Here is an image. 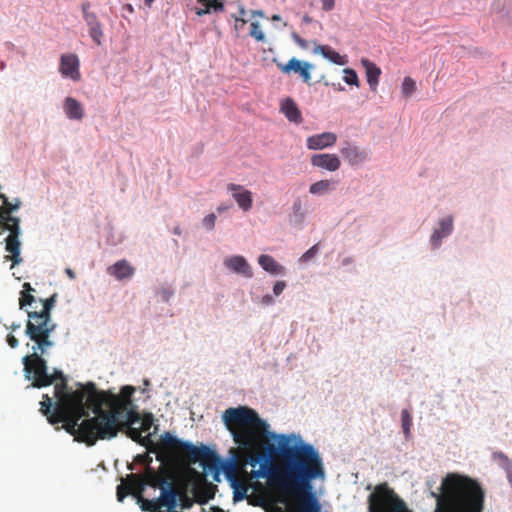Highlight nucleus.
Masks as SVG:
<instances>
[{"label":"nucleus","mask_w":512,"mask_h":512,"mask_svg":"<svg viewBox=\"0 0 512 512\" xmlns=\"http://www.w3.org/2000/svg\"><path fill=\"white\" fill-rule=\"evenodd\" d=\"M222 419L234 442L249 455V463L263 461L253 477H267L281 503L294 498L296 512L320 511L311 483L323 479L325 469L314 446L302 441L291 445L290 436L270 432L269 424L247 406L226 409Z\"/></svg>","instance_id":"f257e3e1"},{"label":"nucleus","mask_w":512,"mask_h":512,"mask_svg":"<svg viewBox=\"0 0 512 512\" xmlns=\"http://www.w3.org/2000/svg\"><path fill=\"white\" fill-rule=\"evenodd\" d=\"M436 500L435 512H483L485 492L480 484L467 476L448 474L440 493L431 492Z\"/></svg>","instance_id":"f03ea898"},{"label":"nucleus","mask_w":512,"mask_h":512,"mask_svg":"<svg viewBox=\"0 0 512 512\" xmlns=\"http://www.w3.org/2000/svg\"><path fill=\"white\" fill-rule=\"evenodd\" d=\"M40 411L47 417L50 424L63 423V428L69 434L73 435L77 441L84 442L88 446H93L98 440H110L113 437H103L102 427L100 421H95V417L84 419L80 424L79 421L83 417H76L74 415L62 416L59 411H52L53 402L47 395H43V400L40 402Z\"/></svg>","instance_id":"7ed1b4c3"},{"label":"nucleus","mask_w":512,"mask_h":512,"mask_svg":"<svg viewBox=\"0 0 512 512\" xmlns=\"http://www.w3.org/2000/svg\"><path fill=\"white\" fill-rule=\"evenodd\" d=\"M135 392L132 386H124L120 394H111L108 397V411L95 417V421H100L103 424L102 436L113 437L118 435L119 424L117 422L118 416H123L130 409H135L132 404L131 397Z\"/></svg>","instance_id":"20e7f679"},{"label":"nucleus","mask_w":512,"mask_h":512,"mask_svg":"<svg viewBox=\"0 0 512 512\" xmlns=\"http://www.w3.org/2000/svg\"><path fill=\"white\" fill-rule=\"evenodd\" d=\"M57 294L41 300L40 311H27L28 320L25 334L30 340H36L39 345H49V338L56 328L51 319V310L56 303Z\"/></svg>","instance_id":"39448f33"},{"label":"nucleus","mask_w":512,"mask_h":512,"mask_svg":"<svg viewBox=\"0 0 512 512\" xmlns=\"http://www.w3.org/2000/svg\"><path fill=\"white\" fill-rule=\"evenodd\" d=\"M34 345L32 346L33 353L26 355L22 358L24 365L25 377L27 379L33 378V386L37 388L46 387L54 382V377L50 376L47 372V363L42 354L47 349L52 347L54 343L49 339V345H39V342L32 340Z\"/></svg>","instance_id":"423d86ee"},{"label":"nucleus","mask_w":512,"mask_h":512,"mask_svg":"<svg viewBox=\"0 0 512 512\" xmlns=\"http://www.w3.org/2000/svg\"><path fill=\"white\" fill-rule=\"evenodd\" d=\"M67 383H59L54 387V395L57 402L53 411L61 412L62 416L75 415L76 417H84L87 415L84 400L86 397L85 387L76 391L67 392Z\"/></svg>","instance_id":"0eeeda50"},{"label":"nucleus","mask_w":512,"mask_h":512,"mask_svg":"<svg viewBox=\"0 0 512 512\" xmlns=\"http://www.w3.org/2000/svg\"><path fill=\"white\" fill-rule=\"evenodd\" d=\"M67 383H59L54 387V395L57 402L53 411L61 412L62 416L75 415L76 417H84L87 415L84 400L86 397L85 387L76 391L67 392Z\"/></svg>","instance_id":"6e6552de"},{"label":"nucleus","mask_w":512,"mask_h":512,"mask_svg":"<svg viewBox=\"0 0 512 512\" xmlns=\"http://www.w3.org/2000/svg\"><path fill=\"white\" fill-rule=\"evenodd\" d=\"M369 512H406L405 502L388 487L387 483L379 484L368 497Z\"/></svg>","instance_id":"1a4fd4ad"},{"label":"nucleus","mask_w":512,"mask_h":512,"mask_svg":"<svg viewBox=\"0 0 512 512\" xmlns=\"http://www.w3.org/2000/svg\"><path fill=\"white\" fill-rule=\"evenodd\" d=\"M141 476L145 487L150 486L152 488L159 489L169 484L170 481L175 480V474L172 467L163 462L157 471L147 464L144 473Z\"/></svg>","instance_id":"9d476101"},{"label":"nucleus","mask_w":512,"mask_h":512,"mask_svg":"<svg viewBox=\"0 0 512 512\" xmlns=\"http://www.w3.org/2000/svg\"><path fill=\"white\" fill-rule=\"evenodd\" d=\"M145 485L140 474H129L122 483L117 486V500L123 502L127 495L131 494L136 500L143 495Z\"/></svg>","instance_id":"9b49d317"},{"label":"nucleus","mask_w":512,"mask_h":512,"mask_svg":"<svg viewBox=\"0 0 512 512\" xmlns=\"http://www.w3.org/2000/svg\"><path fill=\"white\" fill-rule=\"evenodd\" d=\"M86 397L84 400L85 409H90L95 414L94 417H98L100 414L107 412L103 409V405L108 406V397L104 392H99L93 383H89L85 386Z\"/></svg>","instance_id":"f8f14e48"},{"label":"nucleus","mask_w":512,"mask_h":512,"mask_svg":"<svg viewBox=\"0 0 512 512\" xmlns=\"http://www.w3.org/2000/svg\"><path fill=\"white\" fill-rule=\"evenodd\" d=\"M139 421V412L135 409H130L125 415L117 417V422L119 424L118 433L125 432L133 441H140L142 432L140 429L133 427V425Z\"/></svg>","instance_id":"ddd939ff"},{"label":"nucleus","mask_w":512,"mask_h":512,"mask_svg":"<svg viewBox=\"0 0 512 512\" xmlns=\"http://www.w3.org/2000/svg\"><path fill=\"white\" fill-rule=\"evenodd\" d=\"M277 67L284 74H289L291 72L299 74L304 83L309 84L311 81L310 71L313 68V65L308 62L291 58L286 64L278 63Z\"/></svg>","instance_id":"4468645a"},{"label":"nucleus","mask_w":512,"mask_h":512,"mask_svg":"<svg viewBox=\"0 0 512 512\" xmlns=\"http://www.w3.org/2000/svg\"><path fill=\"white\" fill-rule=\"evenodd\" d=\"M79 66L80 62L77 55L72 53L61 55L59 72L63 77L69 78L73 81H79L81 78Z\"/></svg>","instance_id":"2eb2a0df"},{"label":"nucleus","mask_w":512,"mask_h":512,"mask_svg":"<svg viewBox=\"0 0 512 512\" xmlns=\"http://www.w3.org/2000/svg\"><path fill=\"white\" fill-rule=\"evenodd\" d=\"M160 491V496L157 498L158 506L165 507L168 511L174 510L181 495V491L175 486V480L170 481Z\"/></svg>","instance_id":"dca6fc26"},{"label":"nucleus","mask_w":512,"mask_h":512,"mask_svg":"<svg viewBox=\"0 0 512 512\" xmlns=\"http://www.w3.org/2000/svg\"><path fill=\"white\" fill-rule=\"evenodd\" d=\"M228 191L232 193L233 199L243 211H249L252 208L253 198L252 192L245 189L242 185L229 183Z\"/></svg>","instance_id":"f3484780"},{"label":"nucleus","mask_w":512,"mask_h":512,"mask_svg":"<svg viewBox=\"0 0 512 512\" xmlns=\"http://www.w3.org/2000/svg\"><path fill=\"white\" fill-rule=\"evenodd\" d=\"M337 141V135L333 132H323L307 138V148L310 150H322L333 146Z\"/></svg>","instance_id":"a211bd4d"},{"label":"nucleus","mask_w":512,"mask_h":512,"mask_svg":"<svg viewBox=\"0 0 512 512\" xmlns=\"http://www.w3.org/2000/svg\"><path fill=\"white\" fill-rule=\"evenodd\" d=\"M224 265L227 269L244 277L251 278L253 276L252 269L243 256L235 255L227 257L224 260Z\"/></svg>","instance_id":"6ab92c4d"},{"label":"nucleus","mask_w":512,"mask_h":512,"mask_svg":"<svg viewBox=\"0 0 512 512\" xmlns=\"http://www.w3.org/2000/svg\"><path fill=\"white\" fill-rule=\"evenodd\" d=\"M311 164L331 172L337 171L341 166V161L336 154H316L311 157Z\"/></svg>","instance_id":"aec40b11"},{"label":"nucleus","mask_w":512,"mask_h":512,"mask_svg":"<svg viewBox=\"0 0 512 512\" xmlns=\"http://www.w3.org/2000/svg\"><path fill=\"white\" fill-rule=\"evenodd\" d=\"M439 227L436 228L431 235V243L437 248L442 239L451 234L453 230V218L451 216H447L441 219L438 223Z\"/></svg>","instance_id":"412c9836"},{"label":"nucleus","mask_w":512,"mask_h":512,"mask_svg":"<svg viewBox=\"0 0 512 512\" xmlns=\"http://www.w3.org/2000/svg\"><path fill=\"white\" fill-rule=\"evenodd\" d=\"M280 111L290 122L295 124H301L303 122L302 113L292 98L288 97L281 102Z\"/></svg>","instance_id":"4be33fe9"},{"label":"nucleus","mask_w":512,"mask_h":512,"mask_svg":"<svg viewBox=\"0 0 512 512\" xmlns=\"http://www.w3.org/2000/svg\"><path fill=\"white\" fill-rule=\"evenodd\" d=\"M108 274L117 280L129 279L133 276L135 269L126 260H119L107 269Z\"/></svg>","instance_id":"5701e85b"},{"label":"nucleus","mask_w":512,"mask_h":512,"mask_svg":"<svg viewBox=\"0 0 512 512\" xmlns=\"http://www.w3.org/2000/svg\"><path fill=\"white\" fill-rule=\"evenodd\" d=\"M340 152L344 159L351 165H358L366 159V153L350 143H346V145L341 148Z\"/></svg>","instance_id":"b1692460"},{"label":"nucleus","mask_w":512,"mask_h":512,"mask_svg":"<svg viewBox=\"0 0 512 512\" xmlns=\"http://www.w3.org/2000/svg\"><path fill=\"white\" fill-rule=\"evenodd\" d=\"M63 108L69 119L81 120L84 117V109L81 103L73 97H67L64 100Z\"/></svg>","instance_id":"393cba45"},{"label":"nucleus","mask_w":512,"mask_h":512,"mask_svg":"<svg viewBox=\"0 0 512 512\" xmlns=\"http://www.w3.org/2000/svg\"><path fill=\"white\" fill-rule=\"evenodd\" d=\"M361 63L366 71L367 82L372 90H375L381 75V69L368 59H362Z\"/></svg>","instance_id":"a878e982"},{"label":"nucleus","mask_w":512,"mask_h":512,"mask_svg":"<svg viewBox=\"0 0 512 512\" xmlns=\"http://www.w3.org/2000/svg\"><path fill=\"white\" fill-rule=\"evenodd\" d=\"M258 263L265 271L273 275L282 274L284 271V267L278 264L275 259L269 255H260Z\"/></svg>","instance_id":"bb28decb"},{"label":"nucleus","mask_w":512,"mask_h":512,"mask_svg":"<svg viewBox=\"0 0 512 512\" xmlns=\"http://www.w3.org/2000/svg\"><path fill=\"white\" fill-rule=\"evenodd\" d=\"M315 53L321 54L324 58L330 60L331 62L338 64V65H344L346 61L344 60V57L341 56L338 52L333 50L328 45H318L314 49Z\"/></svg>","instance_id":"cd10ccee"},{"label":"nucleus","mask_w":512,"mask_h":512,"mask_svg":"<svg viewBox=\"0 0 512 512\" xmlns=\"http://www.w3.org/2000/svg\"><path fill=\"white\" fill-rule=\"evenodd\" d=\"M220 461L217 453L207 446H201L199 462L203 467H215Z\"/></svg>","instance_id":"c85d7f7f"},{"label":"nucleus","mask_w":512,"mask_h":512,"mask_svg":"<svg viewBox=\"0 0 512 512\" xmlns=\"http://www.w3.org/2000/svg\"><path fill=\"white\" fill-rule=\"evenodd\" d=\"M193 494L196 502L199 504H204L214 497L212 487L209 486L195 487L193 489Z\"/></svg>","instance_id":"c756f323"},{"label":"nucleus","mask_w":512,"mask_h":512,"mask_svg":"<svg viewBox=\"0 0 512 512\" xmlns=\"http://www.w3.org/2000/svg\"><path fill=\"white\" fill-rule=\"evenodd\" d=\"M201 447H196L192 443L185 442L180 453L188 457L190 462L197 463L200 458Z\"/></svg>","instance_id":"7c9ffc66"},{"label":"nucleus","mask_w":512,"mask_h":512,"mask_svg":"<svg viewBox=\"0 0 512 512\" xmlns=\"http://www.w3.org/2000/svg\"><path fill=\"white\" fill-rule=\"evenodd\" d=\"M332 182L329 180H320L310 185L309 192L313 195H323L332 190Z\"/></svg>","instance_id":"2f4dec72"},{"label":"nucleus","mask_w":512,"mask_h":512,"mask_svg":"<svg viewBox=\"0 0 512 512\" xmlns=\"http://www.w3.org/2000/svg\"><path fill=\"white\" fill-rule=\"evenodd\" d=\"M231 486L234 489V500L239 501L246 497L248 486L242 482L236 479L235 477L231 478Z\"/></svg>","instance_id":"473e14b6"},{"label":"nucleus","mask_w":512,"mask_h":512,"mask_svg":"<svg viewBox=\"0 0 512 512\" xmlns=\"http://www.w3.org/2000/svg\"><path fill=\"white\" fill-rule=\"evenodd\" d=\"M137 503L140 506V509L144 512H157L160 509L158 506V500L156 499H146L144 496H139L137 499Z\"/></svg>","instance_id":"72a5a7b5"},{"label":"nucleus","mask_w":512,"mask_h":512,"mask_svg":"<svg viewBox=\"0 0 512 512\" xmlns=\"http://www.w3.org/2000/svg\"><path fill=\"white\" fill-rule=\"evenodd\" d=\"M81 8H82V13H83V18L89 27L99 24L97 15L94 12L90 11V8H91L90 2H84L82 4Z\"/></svg>","instance_id":"f704fd0d"},{"label":"nucleus","mask_w":512,"mask_h":512,"mask_svg":"<svg viewBox=\"0 0 512 512\" xmlns=\"http://www.w3.org/2000/svg\"><path fill=\"white\" fill-rule=\"evenodd\" d=\"M199 2L205 7L203 10L198 11V15H203L213 11H220L224 8L223 3L220 0H199Z\"/></svg>","instance_id":"c9c22d12"},{"label":"nucleus","mask_w":512,"mask_h":512,"mask_svg":"<svg viewBox=\"0 0 512 512\" xmlns=\"http://www.w3.org/2000/svg\"><path fill=\"white\" fill-rule=\"evenodd\" d=\"M162 443L164 446L180 452L185 442H182L181 440L171 435L170 433H165L164 436L162 437Z\"/></svg>","instance_id":"e433bc0d"},{"label":"nucleus","mask_w":512,"mask_h":512,"mask_svg":"<svg viewBox=\"0 0 512 512\" xmlns=\"http://www.w3.org/2000/svg\"><path fill=\"white\" fill-rule=\"evenodd\" d=\"M249 35L253 37L256 41L262 42L265 40V34L261 30V26L259 22L255 21L250 24V32Z\"/></svg>","instance_id":"4c0bfd02"},{"label":"nucleus","mask_w":512,"mask_h":512,"mask_svg":"<svg viewBox=\"0 0 512 512\" xmlns=\"http://www.w3.org/2000/svg\"><path fill=\"white\" fill-rule=\"evenodd\" d=\"M402 94L409 97L416 90V83L411 77H405L402 83Z\"/></svg>","instance_id":"58836bf2"},{"label":"nucleus","mask_w":512,"mask_h":512,"mask_svg":"<svg viewBox=\"0 0 512 512\" xmlns=\"http://www.w3.org/2000/svg\"><path fill=\"white\" fill-rule=\"evenodd\" d=\"M344 81L348 84V85H355V86H359V80H358V75L357 73L355 72V70L351 69V68H346L344 69Z\"/></svg>","instance_id":"ea45409f"},{"label":"nucleus","mask_w":512,"mask_h":512,"mask_svg":"<svg viewBox=\"0 0 512 512\" xmlns=\"http://www.w3.org/2000/svg\"><path fill=\"white\" fill-rule=\"evenodd\" d=\"M401 421H402L403 431L406 435H408L410 432L411 425H412V417H411L410 413L408 412V410L404 409L401 412Z\"/></svg>","instance_id":"a19ab883"},{"label":"nucleus","mask_w":512,"mask_h":512,"mask_svg":"<svg viewBox=\"0 0 512 512\" xmlns=\"http://www.w3.org/2000/svg\"><path fill=\"white\" fill-rule=\"evenodd\" d=\"M140 430L141 432H148L153 424L152 414H145L143 417L140 416Z\"/></svg>","instance_id":"79ce46f5"},{"label":"nucleus","mask_w":512,"mask_h":512,"mask_svg":"<svg viewBox=\"0 0 512 512\" xmlns=\"http://www.w3.org/2000/svg\"><path fill=\"white\" fill-rule=\"evenodd\" d=\"M33 302H35V297L31 293L21 291V297L19 298L20 309L32 305Z\"/></svg>","instance_id":"37998d69"},{"label":"nucleus","mask_w":512,"mask_h":512,"mask_svg":"<svg viewBox=\"0 0 512 512\" xmlns=\"http://www.w3.org/2000/svg\"><path fill=\"white\" fill-rule=\"evenodd\" d=\"M90 37L95 41L97 44H101V38L103 36V31L101 29V25L96 24L95 26H91L89 29Z\"/></svg>","instance_id":"c03bdc74"},{"label":"nucleus","mask_w":512,"mask_h":512,"mask_svg":"<svg viewBox=\"0 0 512 512\" xmlns=\"http://www.w3.org/2000/svg\"><path fill=\"white\" fill-rule=\"evenodd\" d=\"M216 219V215L214 213H210L204 217L203 224L208 230H212L215 227Z\"/></svg>","instance_id":"a18cd8bd"},{"label":"nucleus","mask_w":512,"mask_h":512,"mask_svg":"<svg viewBox=\"0 0 512 512\" xmlns=\"http://www.w3.org/2000/svg\"><path fill=\"white\" fill-rule=\"evenodd\" d=\"M318 252V244L313 245L310 249H308L300 258L301 261L306 262L313 258Z\"/></svg>","instance_id":"49530a36"},{"label":"nucleus","mask_w":512,"mask_h":512,"mask_svg":"<svg viewBox=\"0 0 512 512\" xmlns=\"http://www.w3.org/2000/svg\"><path fill=\"white\" fill-rule=\"evenodd\" d=\"M179 500L181 501V507L183 509H189L193 504V501L191 500V498L184 491H181Z\"/></svg>","instance_id":"de8ad7c7"},{"label":"nucleus","mask_w":512,"mask_h":512,"mask_svg":"<svg viewBox=\"0 0 512 512\" xmlns=\"http://www.w3.org/2000/svg\"><path fill=\"white\" fill-rule=\"evenodd\" d=\"M286 282L285 281H278L275 283L273 287V292L276 296H279L285 289Z\"/></svg>","instance_id":"09e8293b"},{"label":"nucleus","mask_w":512,"mask_h":512,"mask_svg":"<svg viewBox=\"0 0 512 512\" xmlns=\"http://www.w3.org/2000/svg\"><path fill=\"white\" fill-rule=\"evenodd\" d=\"M321 3L324 11H331L335 7V0H321Z\"/></svg>","instance_id":"8fccbe9b"},{"label":"nucleus","mask_w":512,"mask_h":512,"mask_svg":"<svg viewBox=\"0 0 512 512\" xmlns=\"http://www.w3.org/2000/svg\"><path fill=\"white\" fill-rule=\"evenodd\" d=\"M7 343L11 348H16L19 345L18 339L12 334L7 336Z\"/></svg>","instance_id":"3c124183"},{"label":"nucleus","mask_w":512,"mask_h":512,"mask_svg":"<svg viewBox=\"0 0 512 512\" xmlns=\"http://www.w3.org/2000/svg\"><path fill=\"white\" fill-rule=\"evenodd\" d=\"M50 376H53V377H54V381H55L56 379H60V380H61V383H66V379H65V377H64V375H63V373H62L61 371H59V370H55V371L53 372V374H50Z\"/></svg>","instance_id":"603ef678"},{"label":"nucleus","mask_w":512,"mask_h":512,"mask_svg":"<svg viewBox=\"0 0 512 512\" xmlns=\"http://www.w3.org/2000/svg\"><path fill=\"white\" fill-rule=\"evenodd\" d=\"M246 23H247V20H245L244 18L235 17V29L236 30H239L240 28H242Z\"/></svg>","instance_id":"864d4df0"},{"label":"nucleus","mask_w":512,"mask_h":512,"mask_svg":"<svg viewBox=\"0 0 512 512\" xmlns=\"http://www.w3.org/2000/svg\"><path fill=\"white\" fill-rule=\"evenodd\" d=\"M273 302V297L271 295H265L263 298H262V303L263 304H271Z\"/></svg>","instance_id":"5fc2aeb1"},{"label":"nucleus","mask_w":512,"mask_h":512,"mask_svg":"<svg viewBox=\"0 0 512 512\" xmlns=\"http://www.w3.org/2000/svg\"><path fill=\"white\" fill-rule=\"evenodd\" d=\"M23 288H24L23 291H25L27 293H30V292L34 291V289L31 287L30 283H28V282H25L23 284Z\"/></svg>","instance_id":"6e6d98bb"},{"label":"nucleus","mask_w":512,"mask_h":512,"mask_svg":"<svg viewBox=\"0 0 512 512\" xmlns=\"http://www.w3.org/2000/svg\"><path fill=\"white\" fill-rule=\"evenodd\" d=\"M295 41L302 47L306 46L305 40L301 39L299 36L294 35Z\"/></svg>","instance_id":"4d7b16f0"},{"label":"nucleus","mask_w":512,"mask_h":512,"mask_svg":"<svg viewBox=\"0 0 512 512\" xmlns=\"http://www.w3.org/2000/svg\"><path fill=\"white\" fill-rule=\"evenodd\" d=\"M65 272H66V274L68 275V277L70 279H75L76 275H75L74 271L71 268H67L65 270Z\"/></svg>","instance_id":"13d9d810"},{"label":"nucleus","mask_w":512,"mask_h":512,"mask_svg":"<svg viewBox=\"0 0 512 512\" xmlns=\"http://www.w3.org/2000/svg\"><path fill=\"white\" fill-rule=\"evenodd\" d=\"M156 0H144V4L147 8H151Z\"/></svg>","instance_id":"bf43d9fd"},{"label":"nucleus","mask_w":512,"mask_h":512,"mask_svg":"<svg viewBox=\"0 0 512 512\" xmlns=\"http://www.w3.org/2000/svg\"><path fill=\"white\" fill-rule=\"evenodd\" d=\"M211 510H212V512H229V511H225L222 508L217 507V506L211 507Z\"/></svg>","instance_id":"052dcab7"},{"label":"nucleus","mask_w":512,"mask_h":512,"mask_svg":"<svg viewBox=\"0 0 512 512\" xmlns=\"http://www.w3.org/2000/svg\"><path fill=\"white\" fill-rule=\"evenodd\" d=\"M293 209H294V211H298V210H300V209H301V203H300V201H297V202H295V203H294V205H293Z\"/></svg>","instance_id":"680f3d73"},{"label":"nucleus","mask_w":512,"mask_h":512,"mask_svg":"<svg viewBox=\"0 0 512 512\" xmlns=\"http://www.w3.org/2000/svg\"><path fill=\"white\" fill-rule=\"evenodd\" d=\"M227 209H228V206H225V205H219V206L217 207V211H218L219 213H221V212H223V211H225V210H227Z\"/></svg>","instance_id":"e2e57ef3"},{"label":"nucleus","mask_w":512,"mask_h":512,"mask_svg":"<svg viewBox=\"0 0 512 512\" xmlns=\"http://www.w3.org/2000/svg\"><path fill=\"white\" fill-rule=\"evenodd\" d=\"M245 14H246V11H245L244 7H241L239 10L240 16L238 18H243Z\"/></svg>","instance_id":"0e129e2a"},{"label":"nucleus","mask_w":512,"mask_h":512,"mask_svg":"<svg viewBox=\"0 0 512 512\" xmlns=\"http://www.w3.org/2000/svg\"><path fill=\"white\" fill-rule=\"evenodd\" d=\"M252 14H253V15L260 16V17H263V16H264L263 11H261V10L252 11Z\"/></svg>","instance_id":"69168bd1"},{"label":"nucleus","mask_w":512,"mask_h":512,"mask_svg":"<svg viewBox=\"0 0 512 512\" xmlns=\"http://www.w3.org/2000/svg\"><path fill=\"white\" fill-rule=\"evenodd\" d=\"M18 328H20V324H19V323H17V324H16V323H13V324L11 325V329H12V330H16V329H18Z\"/></svg>","instance_id":"338daca9"},{"label":"nucleus","mask_w":512,"mask_h":512,"mask_svg":"<svg viewBox=\"0 0 512 512\" xmlns=\"http://www.w3.org/2000/svg\"><path fill=\"white\" fill-rule=\"evenodd\" d=\"M272 20L273 21H279V20H281V17L279 15H273L272 16Z\"/></svg>","instance_id":"774afa93"}]
</instances>
